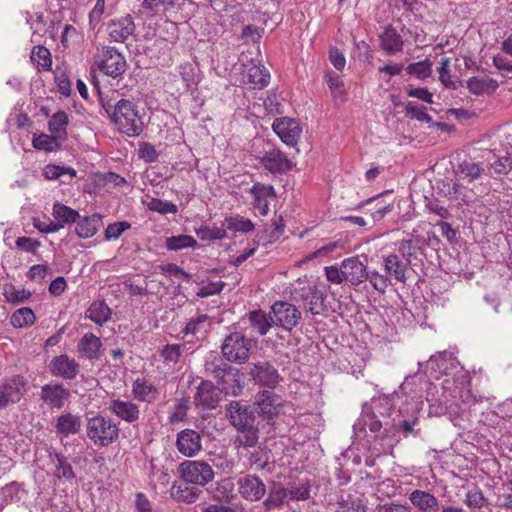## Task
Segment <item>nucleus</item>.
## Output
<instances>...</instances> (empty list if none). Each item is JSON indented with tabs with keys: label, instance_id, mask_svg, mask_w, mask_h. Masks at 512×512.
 I'll return each mask as SVG.
<instances>
[{
	"label": "nucleus",
	"instance_id": "f257e3e1",
	"mask_svg": "<svg viewBox=\"0 0 512 512\" xmlns=\"http://www.w3.org/2000/svg\"><path fill=\"white\" fill-rule=\"evenodd\" d=\"M106 112L120 133L128 137H137L143 132L145 127L143 117L134 102L120 99L111 111L106 108Z\"/></svg>",
	"mask_w": 512,
	"mask_h": 512
},
{
	"label": "nucleus",
	"instance_id": "f03ea898",
	"mask_svg": "<svg viewBox=\"0 0 512 512\" xmlns=\"http://www.w3.org/2000/svg\"><path fill=\"white\" fill-rule=\"evenodd\" d=\"M86 432L87 437L97 446H108L119 436L117 424L101 415L88 419Z\"/></svg>",
	"mask_w": 512,
	"mask_h": 512
},
{
	"label": "nucleus",
	"instance_id": "7ed1b4c3",
	"mask_svg": "<svg viewBox=\"0 0 512 512\" xmlns=\"http://www.w3.org/2000/svg\"><path fill=\"white\" fill-rule=\"evenodd\" d=\"M254 341L241 332H233L226 336L221 346L222 354L230 362L243 364L250 357Z\"/></svg>",
	"mask_w": 512,
	"mask_h": 512
},
{
	"label": "nucleus",
	"instance_id": "20e7f679",
	"mask_svg": "<svg viewBox=\"0 0 512 512\" xmlns=\"http://www.w3.org/2000/svg\"><path fill=\"white\" fill-rule=\"evenodd\" d=\"M292 298L297 302H302L305 311L312 315H321L326 310V292L320 285L296 288L292 292Z\"/></svg>",
	"mask_w": 512,
	"mask_h": 512
},
{
	"label": "nucleus",
	"instance_id": "39448f33",
	"mask_svg": "<svg viewBox=\"0 0 512 512\" xmlns=\"http://www.w3.org/2000/svg\"><path fill=\"white\" fill-rule=\"evenodd\" d=\"M178 471L184 482L201 487L215 477L212 466L204 460H185L179 465Z\"/></svg>",
	"mask_w": 512,
	"mask_h": 512
},
{
	"label": "nucleus",
	"instance_id": "423d86ee",
	"mask_svg": "<svg viewBox=\"0 0 512 512\" xmlns=\"http://www.w3.org/2000/svg\"><path fill=\"white\" fill-rule=\"evenodd\" d=\"M270 82V72L259 61L250 59L242 64L241 83L252 89H263Z\"/></svg>",
	"mask_w": 512,
	"mask_h": 512
},
{
	"label": "nucleus",
	"instance_id": "0eeeda50",
	"mask_svg": "<svg viewBox=\"0 0 512 512\" xmlns=\"http://www.w3.org/2000/svg\"><path fill=\"white\" fill-rule=\"evenodd\" d=\"M271 321L287 331L296 327L301 319V312L291 303L277 301L271 307Z\"/></svg>",
	"mask_w": 512,
	"mask_h": 512
},
{
	"label": "nucleus",
	"instance_id": "6e6552de",
	"mask_svg": "<svg viewBox=\"0 0 512 512\" xmlns=\"http://www.w3.org/2000/svg\"><path fill=\"white\" fill-rule=\"evenodd\" d=\"M248 374L257 385L269 389H275L282 380L278 370L268 361L253 363Z\"/></svg>",
	"mask_w": 512,
	"mask_h": 512
},
{
	"label": "nucleus",
	"instance_id": "1a4fd4ad",
	"mask_svg": "<svg viewBox=\"0 0 512 512\" xmlns=\"http://www.w3.org/2000/svg\"><path fill=\"white\" fill-rule=\"evenodd\" d=\"M258 159L260 164L274 175L286 174L295 166L284 152L276 148L265 150Z\"/></svg>",
	"mask_w": 512,
	"mask_h": 512
},
{
	"label": "nucleus",
	"instance_id": "9d476101",
	"mask_svg": "<svg viewBox=\"0 0 512 512\" xmlns=\"http://www.w3.org/2000/svg\"><path fill=\"white\" fill-rule=\"evenodd\" d=\"M254 405L258 415L263 420L270 421L281 412L283 399L274 392L264 390L256 395Z\"/></svg>",
	"mask_w": 512,
	"mask_h": 512
},
{
	"label": "nucleus",
	"instance_id": "9b49d317",
	"mask_svg": "<svg viewBox=\"0 0 512 512\" xmlns=\"http://www.w3.org/2000/svg\"><path fill=\"white\" fill-rule=\"evenodd\" d=\"M71 396L70 390L61 383L51 382L41 387L40 398L50 409H62Z\"/></svg>",
	"mask_w": 512,
	"mask_h": 512
},
{
	"label": "nucleus",
	"instance_id": "f8f14e48",
	"mask_svg": "<svg viewBox=\"0 0 512 512\" xmlns=\"http://www.w3.org/2000/svg\"><path fill=\"white\" fill-rule=\"evenodd\" d=\"M273 131L288 146H295L302 133L299 122L293 118H277L272 124Z\"/></svg>",
	"mask_w": 512,
	"mask_h": 512
},
{
	"label": "nucleus",
	"instance_id": "ddd939ff",
	"mask_svg": "<svg viewBox=\"0 0 512 512\" xmlns=\"http://www.w3.org/2000/svg\"><path fill=\"white\" fill-rule=\"evenodd\" d=\"M176 448L180 454L192 458L202 450V437L193 429H184L176 435Z\"/></svg>",
	"mask_w": 512,
	"mask_h": 512
},
{
	"label": "nucleus",
	"instance_id": "4468645a",
	"mask_svg": "<svg viewBox=\"0 0 512 512\" xmlns=\"http://www.w3.org/2000/svg\"><path fill=\"white\" fill-rule=\"evenodd\" d=\"M99 68L105 75L117 78L125 73L127 63L125 57L116 48L106 47Z\"/></svg>",
	"mask_w": 512,
	"mask_h": 512
},
{
	"label": "nucleus",
	"instance_id": "2eb2a0df",
	"mask_svg": "<svg viewBox=\"0 0 512 512\" xmlns=\"http://www.w3.org/2000/svg\"><path fill=\"white\" fill-rule=\"evenodd\" d=\"M108 410L129 424L137 423L141 415L139 406L131 400L111 399Z\"/></svg>",
	"mask_w": 512,
	"mask_h": 512
},
{
	"label": "nucleus",
	"instance_id": "dca6fc26",
	"mask_svg": "<svg viewBox=\"0 0 512 512\" xmlns=\"http://www.w3.org/2000/svg\"><path fill=\"white\" fill-rule=\"evenodd\" d=\"M343 277L345 282L353 286H358L368 279V271L366 265L358 256L346 258L342 261Z\"/></svg>",
	"mask_w": 512,
	"mask_h": 512
},
{
	"label": "nucleus",
	"instance_id": "f3484780",
	"mask_svg": "<svg viewBox=\"0 0 512 512\" xmlns=\"http://www.w3.org/2000/svg\"><path fill=\"white\" fill-rule=\"evenodd\" d=\"M218 379V389L227 395L237 396L242 391L239 371L235 368L229 367L227 369H220L216 372Z\"/></svg>",
	"mask_w": 512,
	"mask_h": 512
},
{
	"label": "nucleus",
	"instance_id": "a211bd4d",
	"mask_svg": "<svg viewBox=\"0 0 512 512\" xmlns=\"http://www.w3.org/2000/svg\"><path fill=\"white\" fill-rule=\"evenodd\" d=\"M227 414L231 424L237 430L251 428L254 425L253 412L239 402H231L227 408Z\"/></svg>",
	"mask_w": 512,
	"mask_h": 512
},
{
	"label": "nucleus",
	"instance_id": "6ab92c4d",
	"mask_svg": "<svg viewBox=\"0 0 512 512\" xmlns=\"http://www.w3.org/2000/svg\"><path fill=\"white\" fill-rule=\"evenodd\" d=\"M408 499L411 505L419 512L440 511L441 505L439 499L428 491L414 489L408 494Z\"/></svg>",
	"mask_w": 512,
	"mask_h": 512
},
{
	"label": "nucleus",
	"instance_id": "aec40b11",
	"mask_svg": "<svg viewBox=\"0 0 512 512\" xmlns=\"http://www.w3.org/2000/svg\"><path fill=\"white\" fill-rule=\"evenodd\" d=\"M49 370L53 376L72 380L79 372V364L74 359L62 354L51 360Z\"/></svg>",
	"mask_w": 512,
	"mask_h": 512
},
{
	"label": "nucleus",
	"instance_id": "412c9836",
	"mask_svg": "<svg viewBox=\"0 0 512 512\" xmlns=\"http://www.w3.org/2000/svg\"><path fill=\"white\" fill-rule=\"evenodd\" d=\"M220 399V391L211 381H201L194 395V403L204 409H213Z\"/></svg>",
	"mask_w": 512,
	"mask_h": 512
},
{
	"label": "nucleus",
	"instance_id": "4be33fe9",
	"mask_svg": "<svg viewBox=\"0 0 512 512\" xmlns=\"http://www.w3.org/2000/svg\"><path fill=\"white\" fill-rule=\"evenodd\" d=\"M103 350L101 339L93 333L84 334L77 344L79 356L91 361L99 359Z\"/></svg>",
	"mask_w": 512,
	"mask_h": 512
},
{
	"label": "nucleus",
	"instance_id": "5701e85b",
	"mask_svg": "<svg viewBox=\"0 0 512 512\" xmlns=\"http://www.w3.org/2000/svg\"><path fill=\"white\" fill-rule=\"evenodd\" d=\"M240 495L250 501L260 500L265 492V484L256 476L246 475L238 480Z\"/></svg>",
	"mask_w": 512,
	"mask_h": 512
},
{
	"label": "nucleus",
	"instance_id": "b1692460",
	"mask_svg": "<svg viewBox=\"0 0 512 512\" xmlns=\"http://www.w3.org/2000/svg\"><path fill=\"white\" fill-rule=\"evenodd\" d=\"M411 260L400 259L397 254H390L383 258V267L385 273L397 282L405 283L407 280V270Z\"/></svg>",
	"mask_w": 512,
	"mask_h": 512
},
{
	"label": "nucleus",
	"instance_id": "393cba45",
	"mask_svg": "<svg viewBox=\"0 0 512 512\" xmlns=\"http://www.w3.org/2000/svg\"><path fill=\"white\" fill-rule=\"evenodd\" d=\"M255 214L265 216L269 211V199L275 197L273 186L255 183L251 188Z\"/></svg>",
	"mask_w": 512,
	"mask_h": 512
},
{
	"label": "nucleus",
	"instance_id": "a878e982",
	"mask_svg": "<svg viewBox=\"0 0 512 512\" xmlns=\"http://www.w3.org/2000/svg\"><path fill=\"white\" fill-rule=\"evenodd\" d=\"M135 30V24L131 15H126L108 24V33L113 42H124Z\"/></svg>",
	"mask_w": 512,
	"mask_h": 512
},
{
	"label": "nucleus",
	"instance_id": "bb28decb",
	"mask_svg": "<svg viewBox=\"0 0 512 512\" xmlns=\"http://www.w3.org/2000/svg\"><path fill=\"white\" fill-rule=\"evenodd\" d=\"M457 358L450 352H439L430 357L427 362L432 371L442 375H449L458 367Z\"/></svg>",
	"mask_w": 512,
	"mask_h": 512
},
{
	"label": "nucleus",
	"instance_id": "cd10ccee",
	"mask_svg": "<svg viewBox=\"0 0 512 512\" xmlns=\"http://www.w3.org/2000/svg\"><path fill=\"white\" fill-rule=\"evenodd\" d=\"M131 393L135 400L146 403L155 402L159 396V391L154 384L143 378L133 381Z\"/></svg>",
	"mask_w": 512,
	"mask_h": 512
},
{
	"label": "nucleus",
	"instance_id": "c85d7f7f",
	"mask_svg": "<svg viewBox=\"0 0 512 512\" xmlns=\"http://www.w3.org/2000/svg\"><path fill=\"white\" fill-rule=\"evenodd\" d=\"M466 87L471 94L476 96L491 95L498 89L499 83L489 76H473L466 81Z\"/></svg>",
	"mask_w": 512,
	"mask_h": 512
},
{
	"label": "nucleus",
	"instance_id": "c756f323",
	"mask_svg": "<svg viewBox=\"0 0 512 512\" xmlns=\"http://www.w3.org/2000/svg\"><path fill=\"white\" fill-rule=\"evenodd\" d=\"M0 387L11 403L20 401L26 393L27 382L23 376L15 375L5 380Z\"/></svg>",
	"mask_w": 512,
	"mask_h": 512
},
{
	"label": "nucleus",
	"instance_id": "7c9ffc66",
	"mask_svg": "<svg viewBox=\"0 0 512 512\" xmlns=\"http://www.w3.org/2000/svg\"><path fill=\"white\" fill-rule=\"evenodd\" d=\"M81 418L72 413H65L60 415L55 424L56 432L62 436H69L77 434L81 428Z\"/></svg>",
	"mask_w": 512,
	"mask_h": 512
},
{
	"label": "nucleus",
	"instance_id": "2f4dec72",
	"mask_svg": "<svg viewBox=\"0 0 512 512\" xmlns=\"http://www.w3.org/2000/svg\"><path fill=\"white\" fill-rule=\"evenodd\" d=\"M403 40L395 28L389 26L380 35V45L388 54H396L403 49Z\"/></svg>",
	"mask_w": 512,
	"mask_h": 512
},
{
	"label": "nucleus",
	"instance_id": "473e14b6",
	"mask_svg": "<svg viewBox=\"0 0 512 512\" xmlns=\"http://www.w3.org/2000/svg\"><path fill=\"white\" fill-rule=\"evenodd\" d=\"M426 242H430V238L419 235L418 231L414 229L409 239H404L399 242L398 251L402 256V259L411 260V257L414 255L416 248L420 247L421 244Z\"/></svg>",
	"mask_w": 512,
	"mask_h": 512
},
{
	"label": "nucleus",
	"instance_id": "72a5a7b5",
	"mask_svg": "<svg viewBox=\"0 0 512 512\" xmlns=\"http://www.w3.org/2000/svg\"><path fill=\"white\" fill-rule=\"evenodd\" d=\"M69 124V117L63 110L54 113L48 121V130L51 134L60 138V141H65L67 138V126Z\"/></svg>",
	"mask_w": 512,
	"mask_h": 512
},
{
	"label": "nucleus",
	"instance_id": "f704fd0d",
	"mask_svg": "<svg viewBox=\"0 0 512 512\" xmlns=\"http://www.w3.org/2000/svg\"><path fill=\"white\" fill-rule=\"evenodd\" d=\"M189 483H174L171 487L170 494L172 498L177 501H181L184 503H193L195 502L201 491L195 487H191L188 485Z\"/></svg>",
	"mask_w": 512,
	"mask_h": 512
},
{
	"label": "nucleus",
	"instance_id": "c9c22d12",
	"mask_svg": "<svg viewBox=\"0 0 512 512\" xmlns=\"http://www.w3.org/2000/svg\"><path fill=\"white\" fill-rule=\"evenodd\" d=\"M311 481L308 478L299 479L289 485L288 497L292 501H306L310 498Z\"/></svg>",
	"mask_w": 512,
	"mask_h": 512
},
{
	"label": "nucleus",
	"instance_id": "e433bc0d",
	"mask_svg": "<svg viewBox=\"0 0 512 512\" xmlns=\"http://www.w3.org/2000/svg\"><path fill=\"white\" fill-rule=\"evenodd\" d=\"M336 512H367V507L362 498L347 494L340 497Z\"/></svg>",
	"mask_w": 512,
	"mask_h": 512
},
{
	"label": "nucleus",
	"instance_id": "4c0bfd02",
	"mask_svg": "<svg viewBox=\"0 0 512 512\" xmlns=\"http://www.w3.org/2000/svg\"><path fill=\"white\" fill-rule=\"evenodd\" d=\"M111 309L104 301L93 302L86 311V317L98 325L106 323L111 317Z\"/></svg>",
	"mask_w": 512,
	"mask_h": 512
},
{
	"label": "nucleus",
	"instance_id": "58836bf2",
	"mask_svg": "<svg viewBox=\"0 0 512 512\" xmlns=\"http://www.w3.org/2000/svg\"><path fill=\"white\" fill-rule=\"evenodd\" d=\"M437 71L439 73V81L445 88L456 90L461 86V81L451 74L449 58H441L440 66L438 67Z\"/></svg>",
	"mask_w": 512,
	"mask_h": 512
},
{
	"label": "nucleus",
	"instance_id": "ea45409f",
	"mask_svg": "<svg viewBox=\"0 0 512 512\" xmlns=\"http://www.w3.org/2000/svg\"><path fill=\"white\" fill-rule=\"evenodd\" d=\"M251 327L259 333V335H266L272 326L271 317L268 318L266 313L262 310H255L249 313L248 317Z\"/></svg>",
	"mask_w": 512,
	"mask_h": 512
},
{
	"label": "nucleus",
	"instance_id": "a19ab883",
	"mask_svg": "<svg viewBox=\"0 0 512 512\" xmlns=\"http://www.w3.org/2000/svg\"><path fill=\"white\" fill-rule=\"evenodd\" d=\"M288 498V491L281 484H274L269 491L268 497L264 501L266 510L279 508Z\"/></svg>",
	"mask_w": 512,
	"mask_h": 512
},
{
	"label": "nucleus",
	"instance_id": "79ce46f5",
	"mask_svg": "<svg viewBox=\"0 0 512 512\" xmlns=\"http://www.w3.org/2000/svg\"><path fill=\"white\" fill-rule=\"evenodd\" d=\"M52 462L55 466V476L59 479H65L71 481L75 478V474L71 464L67 461L66 457L62 454L56 453L52 458Z\"/></svg>",
	"mask_w": 512,
	"mask_h": 512
},
{
	"label": "nucleus",
	"instance_id": "37998d69",
	"mask_svg": "<svg viewBox=\"0 0 512 512\" xmlns=\"http://www.w3.org/2000/svg\"><path fill=\"white\" fill-rule=\"evenodd\" d=\"M53 216L57 224H74L79 218V213L64 204L56 203L53 206Z\"/></svg>",
	"mask_w": 512,
	"mask_h": 512
},
{
	"label": "nucleus",
	"instance_id": "c03bdc74",
	"mask_svg": "<svg viewBox=\"0 0 512 512\" xmlns=\"http://www.w3.org/2000/svg\"><path fill=\"white\" fill-rule=\"evenodd\" d=\"M36 320L33 310L29 307H23L16 310L10 318V323L15 328L28 327L34 324Z\"/></svg>",
	"mask_w": 512,
	"mask_h": 512
},
{
	"label": "nucleus",
	"instance_id": "a18cd8bd",
	"mask_svg": "<svg viewBox=\"0 0 512 512\" xmlns=\"http://www.w3.org/2000/svg\"><path fill=\"white\" fill-rule=\"evenodd\" d=\"M60 138L56 137V135L51 134H40L38 136H35L33 138V147L37 150H44V151H56L61 146Z\"/></svg>",
	"mask_w": 512,
	"mask_h": 512
},
{
	"label": "nucleus",
	"instance_id": "49530a36",
	"mask_svg": "<svg viewBox=\"0 0 512 512\" xmlns=\"http://www.w3.org/2000/svg\"><path fill=\"white\" fill-rule=\"evenodd\" d=\"M197 241L189 235L181 234L177 236L167 237L165 247L170 251H179L185 248L195 247Z\"/></svg>",
	"mask_w": 512,
	"mask_h": 512
},
{
	"label": "nucleus",
	"instance_id": "de8ad7c7",
	"mask_svg": "<svg viewBox=\"0 0 512 512\" xmlns=\"http://www.w3.org/2000/svg\"><path fill=\"white\" fill-rule=\"evenodd\" d=\"M141 6L145 11L156 15L174 9L176 0H143Z\"/></svg>",
	"mask_w": 512,
	"mask_h": 512
},
{
	"label": "nucleus",
	"instance_id": "09e8293b",
	"mask_svg": "<svg viewBox=\"0 0 512 512\" xmlns=\"http://www.w3.org/2000/svg\"><path fill=\"white\" fill-rule=\"evenodd\" d=\"M23 490L16 482H12L0 490L1 505H8L10 503L18 502L21 500Z\"/></svg>",
	"mask_w": 512,
	"mask_h": 512
},
{
	"label": "nucleus",
	"instance_id": "8fccbe9b",
	"mask_svg": "<svg viewBox=\"0 0 512 512\" xmlns=\"http://www.w3.org/2000/svg\"><path fill=\"white\" fill-rule=\"evenodd\" d=\"M77 172L72 167L60 166L55 164H48L43 169V175L48 180L60 179L68 175L70 179L76 176Z\"/></svg>",
	"mask_w": 512,
	"mask_h": 512
},
{
	"label": "nucleus",
	"instance_id": "3c124183",
	"mask_svg": "<svg viewBox=\"0 0 512 512\" xmlns=\"http://www.w3.org/2000/svg\"><path fill=\"white\" fill-rule=\"evenodd\" d=\"M432 61L425 59L423 61L411 63L407 66L406 71L408 74L415 76L420 80H424L432 74Z\"/></svg>",
	"mask_w": 512,
	"mask_h": 512
},
{
	"label": "nucleus",
	"instance_id": "603ef678",
	"mask_svg": "<svg viewBox=\"0 0 512 512\" xmlns=\"http://www.w3.org/2000/svg\"><path fill=\"white\" fill-rule=\"evenodd\" d=\"M486 502L482 491L477 487L468 490L465 494L464 504L471 510L481 509L486 505Z\"/></svg>",
	"mask_w": 512,
	"mask_h": 512
},
{
	"label": "nucleus",
	"instance_id": "864d4df0",
	"mask_svg": "<svg viewBox=\"0 0 512 512\" xmlns=\"http://www.w3.org/2000/svg\"><path fill=\"white\" fill-rule=\"evenodd\" d=\"M183 349L184 345L181 344H167L160 350V356L166 364H176L182 356Z\"/></svg>",
	"mask_w": 512,
	"mask_h": 512
},
{
	"label": "nucleus",
	"instance_id": "5fc2aeb1",
	"mask_svg": "<svg viewBox=\"0 0 512 512\" xmlns=\"http://www.w3.org/2000/svg\"><path fill=\"white\" fill-rule=\"evenodd\" d=\"M31 59L38 65V67L44 70H49L51 68V54L44 46L39 45L34 47L31 53Z\"/></svg>",
	"mask_w": 512,
	"mask_h": 512
},
{
	"label": "nucleus",
	"instance_id": "6e6d98bb",
	"mask_svg": "<svg viewBox=\"0 0 512 512\" xmlns=\"http://www.w3.org/2000/svg\"><path fill=\"white\" fill-rule=\"evenodd\" d=\"M406 116L420 122L431 123L432 117L427 113L426 108L414 102H408L405 106Z\"/></svg>",
	"mask_w": 512,
	"mask_h": 512
},
{
	"label": "nucleus",
	"instance_id": "4d7b16f0",
	"mask_svg": "<svg viewBox=\"0 0 512 512\" xmlns=\"http://www.w3.org/2000/svg\"><path fill=\"white\" fill-rule=\"evenodd\" d=\"M195 231L202 240L222 239L226 234L223 226H199Z\"/></svg>",
	"mask_w": 512,
	"mask_h": 512
},
{
	"label": "nucleus",
	"instance_id": "13d9d810",
	"mask_svg": "<svg viewBox=\"0 0 512 512\" xmlns=\"http://www.w3.org/2000/svg\"><path fill=\"white\" fill-rule=\"evenodd\" d=\"M325 80L334 97L343 98L345 96L344 83L338 74L328 72L325 74Z\"/></svg>",
	"mask_w": 512,
	"mask_h": 512
},
{
	"label": "nucleus",
	"instance_id": "bf43d9fd",
	"mask_svg": "<svg viewBox=\"0 0 512 512\" xmlns=\"http://www.w3.org/2000/svg\"><path fill=\"white\" fill-rule=\"evenodd\" d=\"M149 210L158 212L160 214H175L177 212V206L172 202L162 201L157 198H151L147 202Z\"/></svg>",
	"mask_w": 512,
	"mask_h": 512
},
{
	"label": "nucleus",
	"instance_id": "052dcab7",
	"mask_svg": "<svg viewBox=\"0 0 512 512\" xmlns=\"http://www.w3.org/2000/svg\"><path fill=\"white\" fill-rule=\"evenodd\" d=\"M241 434L237 437V443L242 447H254L258 443V432L254 427L238 430Z\"/></svg>",
	"mask_w": 512,
	"mask_h": 512
},
{
	"label": "nucleus",
	"instance_id": "680f3d73",
	"mask_svg": "<svg viewBox=\"0 0 512 512\" xmlns=\"http://www.w3.org/2000/svg\"><path fill=\"white\" fill-rule=\"evenodd\" d=\"M373 288L379 292H385L392 279L386 274H379L377 271L368 272V279Z\"/></svg>",
	"mask_w": 512,
	"mask_h": 512
},
{
	"label": "nucleus",
	"instance_id": "e2e57ef3",
	"mask_svg": "<svg viewBox=\"0 0 512 512\" xmlns=\"http://www.w3.org/2000/svg\"><path fill=\"white\" fill-rule=\"evenodd\" d=\"M459 170L462 175L469 177L470 179H476L481 176L484 169L475 162L464 161L459 165Z\"/></svg>",
	"mask_w": 512,
	"mask_h": 512
},
{
	"label": "nucleus",
	"instance_id": "0e129e2a",
	"mask_svg": "<svg viewBox=\"0 0 512 512\" xmlns=\"http://www.w3.org/2000/svg\"><path fill=\"white\" fill-rule=\"evenodd\" d=\"M158 269L168 277L183 278L185 280L190 279V275L176 264H161L158 266Z\"/></svg>",
	"mask_w": 512,
	"mask_h": 512
},
{
	"label": "nucleus",
	"instance_id": "69168bd1",
	"mask_svg": "<svg viewBox=\"0 0 512 512\" xmlns=\"http://www.w3.org/2000/svg\"><path fill=\"white\" fill-rule=\"evenodd\" d=\"M491 175L508 174L512 170V159L510 157H501L494 161L491 166Z\"/></svg>",
	"mask_w": 512,
	"mask_h": 512
},
{
	"label": "nucleus",
	"instance_id": "338daca9",
	"mask_svg": "<svg viewBox=\"0 0 512 512\" xmlns=\"http://www.w3.org/2000/svg\"><path fill=\"white\" fill-rule=\"evenodd\" d=\"M138 155L139 158L143 159L147 163L155 162L159 157V153L156 151L155 147L147 142L140 144Z\"/></svg>",
	"mask_w": 512,
	"mask_h": 512
},
{
	"label": "nucleus",
	"instance_id": "774afa93",
	"mask_svg": "<svg viewBox=\"0 0 512 512\" xmlns=\"http://www.w3.org/2000/svg\"><path fill=\"white\" fill-rule=\"evenodd\" d=\"M343 272L344 270L342 263L340 264L339 267L329 266L325 268V275L327 277V280L334 284H341L342 282H345Z\"/></svg>",
	"mask_w": 512,
	"mask_h": 512
}]
</instances>
